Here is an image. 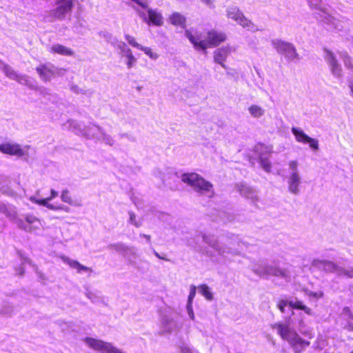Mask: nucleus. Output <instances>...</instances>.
Instances as JSON below:
<instances>
[{
    "mask_svg": "<svg viewBox=\"0 0 353 353\" xmlns=\"http://www.w3.org/2000/svg\"><path fill=\"white\" fill-rule=\"evenodd\" d=\"M201 237L203 243L208 245L221 256L240 255L242 250V245L239 237L234 234L227 236L221 243L213 234L202 233Z\"/></svg>",
    "mask_w": 353,
    "mask_h": 353,
    "instance_id": "nucleus-1",
    "label": "nucleus"
},
{
    "mask_svg": "<svg viewBox=\"0 0 353 353\" xmlns=\"http://www.w3.org/2000/svg\"><path fill=\"white\" fill-rule=\"evenodd\" d=\"M271 327L276 330L283 340L288 342L296 353L303 352L310 344L309 341L303 339L296 330L290 327L289 320L286 323H275L271 325Z\"/></svg>",
    "mask_w": 353,
    "mask_h": 353,
    "instance_id": "nucleus-2",
    "label": "nucleus"
},
{
    "mask_svg": "<svg viewBox=\"0 0 353 353\" xmlns=\"http://www.w3.org/2000/svg\"><path fill=\"white\" fill-rule=\"evenodd\" d=\"M252 271L257 275L263 277L272 276L281 280L282 283H289L292 281L293 276L292 268L287 266L280 268L278 265L268 264L254 265Z\"/></svg>",
    "mask_w": 353,
    "mask_h": 353,
    "instance_id": "nucleus-3",
    "label": "nucleus"
},
{
    "mask_svg": "<svg viewBox=\"0 0 353 353\" xmlns=\"http://www.w3.org/2000/svg\"><path fill=\"white\" fill-rule=\"evenodd\" d=\"M185 35L195 48L200 50H205L208 47L219 46L226 39V34L224 32L216 30L208 32L205 39H201L199 35L195 36L190 30L185 31Z\"/></svg>",
    "mask_w": 353,
    "mask_h": 353,
    "instance_id": "nucleus-4",
    "label": "nucleus"
},
{
    "mask_svg": "<svg viewBox=\"0 0 353 353\" xmlns=\"http://www.w3.org/2000/svg\"><path fill=\"white\" fill-rule=\"evenodd\" d=\"M312 265L320 270L328 273H335L339 277L353 279V268H344L333 261L328 260L314 259Z\"/></svg>",
    "mask_w": 353,
    "mask_h": 353,
    "instance_id": "nucleus-5",
    "label": "nucleus"
},
{
    "mask_svg": "<svg viewBox=\"0 0 353 353\" xmlns=\"http://www.w3.org/2000/svg\"><path fill=\"white\" fill-rule=\"evenodd\" d=\"M71 125L74 128L75 132L78 134L101 140L109 145H112L114 144L113 139L98 125L84 128L83 129L81 128V124L75 122H72Z\"/></svg>",
    "mask_w": 353,
    "mask_h": 353,
    "instance_id": "nucleus-6",
    "label": "nucleus"
},
{
    "mask_svg": "<svg viewBox=\"0 0 353 353\" xmlns=\"http://www.w3.org/2000/svg\"><path fill=\"white\" fill-rule=\"evenodd\" d=\"M181 181L190 185L196 192L213 193L212 184L196 173H186L181 176Z\"/></svg>",
    "mask_w": 353,
    "mask_h": 353,
    "instance_id": "nucleus-7",
    "label": "nucleus"
},
{
    "mask_svg": "<svg viewBox=\"0 0 353 353\" xmlns=\"http://www.w3.org/2000/svg\"><path fill=\"white\" fill-rule=\"evenodd\" d=\"M227 17L235 21L242 28L252 32L261 31L251 20L247 18L237 6H229L226 10Z\"/></svg>",
    "mask_w": 353,
    "mask_h": 353,
    "instance_id": "nucleus-8",
    "label": "nucleus"
},
{
    "mask_svg": "<svg viewBox=\"0 0 353 353\" xmlns=\"http://www.w3.org/2000/svg\"><path fill=\"white\" fill-rule=\"evenodd\" d=\"M288 190L290 193L297 195L300 193L299 186L301 184V176L299 171L298 161L295 160L290 161L288 163Z\"/></svg>",
    "mask_w": 353,
    "mask_h": 353,
    "instance_id": "nucleus-9",
    "label": "nucleus"
},
{
    "mask_svg": "<svg viewBox=\"0 0 353 353\" xmlns=\"http://www.w3.org/2000/svg\"><path fill=\"white\" fill-rule=\"evenodd\" d=\"M272 46L276 51L283 54L288 61H293L299 59L295 46L288 41L280 39H274L271 41Z\"/></svg>",
    "mask_w": 353,
    "mask_h": 353,
    "instance_id": "nucleus-10",
    "label": "nucleus"
},
{
    "mask_svg": "<svg viewBox=\"0 0 353 353\" xmlns=\"http://www.w3.org/2000/svg\"><path fill=\"white\" fill-rule=\"evenodd\" d=\"M17 226L28 232L37 233L43 228V222L32 214H27L24 220H17Z\"/></svg>",
    "mask_w": 353,
    "mask_h": 353,
    "instance_id": "nucleus-11",
    "label": "nucleus"
},
{
    "mask_svg": "<svg viewBox=\"0 0 353 353\" xmlns=\"http://www.w3.org/2000/svg\"><path fill=\"white\" fill-rule=\"evenodd\" d=\"M17 226L28 232L37 233L43 228V222L32 214H27L24 220H17Z\"/></svg>",
    "mask_w": 353,
    "mask_h": 353,
    "instance_id": "nucleus-12",
    "label": "nucleus"
},
{
    "mask_svg": "<svg viewBox=\"0 0 353 353\" xmlns=\"http://www.w3.org/2000/svg\"><path fill=\"white\" fill-rule=\"evenodd\" d=\"M84 343L90 348L101 353H123L112 343L91 337L83 339Z\"/></svg>",
    "mask_w": 353,
    "mask_h": 353,
    "instance_id": "nucleus-13",
    "label": "nucleus"
},
{
    "mask_svg": "<svg viewBox=\"0 0 353 353\" xmlns=\"http://www.w3.org/2000/svg\"><path fill=\"white\" fill-rule=\"evenodd\" d=\"M324 59L329 66L332 74L337 79H341L343 77V69L336 55L333 52L327 49L324 50Z\"/></svg>",
    "mask_w": 353,
    "mask_h": 353,
    "instance_id": "nucleus-14",
    "label": "nucleus"
},
{
    "mask_svg": "<svg viewBox=\"0 0 353 353\" xmlns=\"http://www.w3.org/2000/svg\"><path fill=\"white\" fill-rule=\"evenodd\" d=\"M318 19L325 24L329 29L338 32L344 29V21L332 16L327 10L321 14V17Z\"/></svg>",
    "mask_w": 353,
    "mask_h": 353,
    "instance_id": "nucleus-15",
    "label": "nucleus"
},
{
    "mask_svg": "<svg viewBox=\"0 0 353 353\" xmlns=\"http://www.w3.org/2000/svg\"><path fill=\"white\" fill-rule=\"evenodd\" d=\"M292 132L294 135L296 141L297 142L309 143L310 146L316 150L319 149V141L316 139H312L307 136L302 129L299 128L293 127L292 128Z\"/></svg>",
    "mask_w": 353,
    "mask_h": 353,
    "instance_id": "nucleus-16",
    "label": "nucleus"
},
{
    "mask_svg": "<svg viewBox=\"0 0 353 353\" xmlns=\"http://www.w3.org/2000/svg\"><path fill=\"white\" fill-rule=\"evenodd\" d=\"M0 151L4 154L14 155L19 157H23L27 153V150L21 148L19 144L11 143L0 144Z\"/></svg>",
    "mask_w": 353,
    "mask_h": 353,
    "instance_id": "nucleus-17",
    "label": "nucleus"
},
{
    "mask_svg": "<svg viewBox=\"0 0 353 353\" xmlns=\"http://www.w3.org/2000/svg\"><path fill=\"white\" fill-rule=\"evenodd\" d=\"M140 17L143 19V20L145 22L150 21L154 25L160 26L163 25V17L161 13L157 12V10H154L152 9H148V18L145 12H141L138 10Z\"/></svg>",
    "mask_w": 353,
    "mask_h": 353,
    "instance_id": "nucleus-18",
    "label": "nucleus"
},
{
    "mask_svg": "<svg viewBox=\"0 0 353 353\" xmlns=\"http://www.w3.org/2000/svg\"><path fill=\"white\" fill-rule=\"evenodd\" d=\"M117 48L118 50H120L121 53L122 54V56H124L127 58L126 65L128 68H132L136 63L137 59L132 54V52L130 50V48H129L128 46L125 44V43L123 41L119 42L117 46Z\"/></svg>",
    "mask_w": 353,
    "mask_h": 353,
    "instance_id": "nucleus-19",
    "label": "nucleus"
},
{
    "mask_svg": "<svg viewBox=\"0 0 353 353\" xmlns=\"http://www.w3.org/2000/svg\"><path fill=\"white\" fill-rule=\"evenodd\" d=\"M72 8V0H58L57 6L54 11V14L56 17L62 18L67 13L71 12Z\"/></svg>",
    "mask_w": 353,
    "mask_h": 353,
    "instance_id": "nucleus-20",
    "label": "nucleus"
},
{
    "mask_svg": "<svg viewBox=\"0 0 353 353\" xmlns=\"http://www.w3.org/2000/svg\"><path fill=\"white\" fill-rule=\"evenodd\" d=\"M236 188L241 196L251 200L252 202L258 201L257 193L253 188L243 183L236 184Z\"/></svg>",
    "mask_w": 353,
    "mask_h": 353,
    "instance_id": "nucleus-21",
    "label": "nucleus"
},
{
    "mask_svg": "<svg viewBox=\"0 0 353 353\" xmlns=\"http://www.w3.org/2000/svg\"><path fill=\"white\" fill-rule=\"evenodd\" d=\"M231 50L229 46H225L216 49L214 52V60L216 63L220 64L223 68H226L224 61L230 54Z\"/></svg>",
    "mask_w": 353,
    "mask_h": 353,
    "instance_id": "nucleus-22",
    "label": "nucleus"
},
{
    "mask_svg": "<svg viewBox=\"0 0 353 353\" xmlns=\"http://www.w3.org/2000/svg\"><path fill=\"white\" fill-rule=\"evenodd\" d=\"M63 262L68 264L71 268L75 269L78 273L82 272H92V269L81 265L79 261L70 259L69 257L63 256L61 257Z\"/></svg>",
    "mask_w": 353,
    "mask_h": 353,
    "instance_id": "nucleus-23",
    "label": "nucleus"
},
{
    "mask_svg": "<svg viewBox=\"0 0 353 353\" xmlns=\"http://www.w3.org/2000/svg\"><path fill=\"white\" fill-rule=\"evenodd\" d=\"M161 323L163 332L167 333H171L179 328L178 322L174 319L168 316L163 319Z\"/></svg>",
    "mask_w": 353,
    "mask_h": 353,
    "instance_id": "nucleus-24",
    "label": "nucleus"
},
{
    "mask_svg": "<svg viewBox=\"0 0 353 353\" xmlns=\"http://www.w3.org/2000/svg\"><path fill=\"white\" fill-rule=\"evenodd\" d=\"M37 72L39 73L41 79L44 81L50 80L52 76L54 74V67L42 65L37 68Z\"/></svg>",
    "mask_w": 353,
    "mask_h": 353,
    "instance_id": "nucleus-25",
    "label": "nucleus"
},
{
    "mask_svg": "<svg viewBox=\"0 0 353 353\" xmlns=\"http://www.w3.org/2000/svg\"><path fill=\"white\" fill-rule=\"evenodd\" d=\"M311 9L316 10V17L319 19L321 14L327 10V7L323 3L321 0H306Z\"/></svg>",
    "mask_w": 353,
    "mask_h": 353,
    "instance_id": "nucleus-26",
    "label": "nucleus"
},
{
    "mask_svg": "<svg viewBox=\"0 0 353 353\" xmlns=\"http://www.w3.org/2000/svg\"><path fill=\"white\" fill-rule=\"evenodd\" d=\"M50 52L52 53H57L63 56H72L74 54V52L72 49L63 45H61L59 43L52 45L50 48Z\"/></svg>",
    "mask_w": 353,
    "mask_h": 353,
    "instance_id": "nucleus-27",
    "label": "nucleus"
},
{
    "mask_svg": "<svg viewBox=\"0 0 353 353\" xmlns=\"http://www.w3.org/2000/svg\"><path fill=\"white\" fill-rule=\"evenodd\" d=\"M0 212L5 214L10 219H14L17 214L15 207L3 203H0Z\"/></svg>",
    "mask_w": 353,
    "mask_h": 353,
    "instance_id": "nucleus-28",
    "label": "nucleus"
},
{
    "mask_svg": "<svg viewBox=\"0 0 353 353\" xmlns=\"http://www.w3.org/2000/svg\"><path fill=\"white\" fill-rule=\"evenodd\" d=\"M170 21L175 26H179L182 28H185V27L186 20L185 17L178 12H174L170 16Z\"/></svg>",
    "mask_w": 353,
    "mask_h": 353,
    "instance_id": "nucleus-29",
    "label": "nucleus"
},
{
    "mask_svg": "<svg viewBox=\"0 0 353 353\" xmlns=\"http://www.w3.org/2000/svg\"><path fill=\"white\" fill-rule=\"evenodd\" d=\"M289 307L292 309L303 310L308 315L312 314V310L305 305L301 301L296 299L294 300H289Z\"/></svg>",
    "mask_w": 353,
    "mask_h": 353,
    "instance_id": "nucleus-30",
    "label": "nucleus"
},
{
    "mask_svg": "<svg viewBox=\"0 0 353 353\" xmlns=\"http://www.w3.org/2000/svg\"><path fill=\"white\" fill-rule=\"evenodd\" d=\"M58 194H59L57 191L52 189L50 190V196L46 199H37L34 196H32L29 198V200L32 203H34L39 205L45 206V205L42 203L43 202H46L47 203H49V201L56 198L58 196Z\"/></svg>",
    "mask_w": 353,
    "mask_h": 353,
    "instance_id": "nucleus-31",
    "label": "nucleus"
},
{
    "mask_svg": "<svg viewBox=\"0 0 353 353\" xmlns=\"http://www.w3.org/2000/svg\"><path fill=\"white\" fill-rule=\"evenodd\" d=\"M249 114L254 118H260L265 114V110L261 106L253 104L248 109Z\"/></svg>",
    "mask_w": 353,
    "mask_h": 353,
    "instance_id": "nucleus-32",
    "label": "nucleus"
},
{
    "mask_svg": "<svg viewBox=\"0 0 353 353\" xmlns=\"http://www.w3.org/2000/svg\"><path fill=\"white\" fill-rule=\"evenodd\" d=\"M0 70H1L7 77L12 80L17 79L18 73L8 64L0 61Z\"/></svg>",
    "mask_w": 353,
    "mask_h": 353,
    "instance_id": "nucleus-33",
    "label": "nucleus"
},
{
    "mask_svg": "<svg viewBox=\"0 0 353 353\" xmlns=\"http://www.w3.org/2000/svg\"><path fill=\"white\" fill-rule=\"evenodd\" d=\"M61 199L63 202L66 203L71 205L81 206V203L79 202H74L68 190L65 189L61 192Z\"/></svg>",
    "mask_w": 353,
    "mask_h": 353,
    "instance_id": "nucleus-34",
    "label": "nucleus"
},
{
    "mask_svg": "<svg viewBox=\"0 0 353 353\" xmlns=\"http://www.w3.org/2000/svg\"><path fill=\"white\" fill-rule=\"evenodd\" d=\"M123 256L129 260L136 259L138 256L136 248L127 245Z\"/></svg>",
    "mask_w": 353,
    "mask_h": 353,
    "instance_id": "nucleus-35",
    "label": "nucleus"
},
{
    "mask_svg": "<svg viewBox=\"0 0 353 353\" xmlns=\"http://www.w3.org/2000/svg\"><path fill=\"white\" fill-rule=\"evenodd\" d=\"M339 56L343 60L344 65L347 68L353 70V63L352 58L347 52H340Z\"/></svg>",
    "mask_w": 353,
    "mask_h": 353,
    "instance_id": "nucleus-36",
    "label": "nucleus"
},
{
    "mask_svg": "<svg viewBox=\"0 0 353 353\" xmlns=\"http://www.w3.org/2000/svg\"><path fill=\"white\" fill-rule=\"evenodd\" d=\"M199 292L201 293L206 299L211 301L213 299V295L210 290L208 285L203 284L198 287Z\"/></svg>",
    "mask_w": 353,
    "mask_h": 353,
    "instance_id": "nucleus-37",
    "label": "nucleus"
},
{
    "mask_svg": "<svg viewBox=\"0 0 353 353\" xmlns=\"http://www.w3.org/2000/svg\"><path fill=\"white\" fill-rule=\"evenodd\" d=\"M268 154H261L260 156V164L266 172H270L272 167L271 163L268 159Z\"/></svg>",
    "mask_w": 353,
    "mask_h": 353,
    "instance_id": "nucleus-38",
    "label": "nucleus"
},
{
    "mask_svg": "<svg viewBox=\"0 0 353 353\" xmlns=\"http://www.w3.org/2000/svg\"><path fill=\"white\" fill-rule=\"evenodd\" d=\"M42 203L45 205V207L51 210H63L66 212H69L70 211V208L64 205H55L51 203H47L46 202H43Z\"/></svg>",
    "mask_w": 353,
    "mask_h": 353,
    "instance_id": "nucleus-39",
    "label": "nucleus"
},
{
    "mask_svg": "<svg viewBox=\"0 0 353 353\" xmlns=\"http://www.w3.org/2000/svg\"><path fill=\"white\" fill-rule=\"evenodd\" d=\"M129 214V223L139 228L142 225V220L137 217V215L132 211L128 212Z\"/></svg>",
    "mask_w": 353,
    "mask_h": 353,
    "instance_id": "nucleus-40",
    "label": "nucleus"
},
{
    "mask_svg": "<svg viewBox=\"0 0 353 353\" xmlns=\"http://www.w3.org/2000/svg\"><path fill=\"white\" fill-rule=\"evenodd\" d=\"M14 81H17L18 83L27 85L30 86L31 85V81L30 80V78L25 74H18L17 76V79H14Z\"/></svg>",
    "mask_w": 353,
    "mask_h": 353,
    "instance_id": "nucleus-41",
    "label": "nucleus"
},
{
    "mask_svg": "<svg viewBox=\"0 0 353 353\" xmlns=\"http://www.w3.org/2000/svg\"><path fill=\"white\" fill-rule=\"evenodd\" d=\"M139 50H142L146 55H148L152 60H156L159 57V55L157 53L152 52V49L149 47H145L141 46Z\"/></svg>",
    "mask_w": 353,
    "mask_h": 353,
    "instance_id": "nucleus-42",
    "label": "nucleus"
},
{
    "mask_svg": "<svg viewBox=\"0 0 353 353\" xmlns=\"http://www.w3.org/2000/svg\"><path fill=\"white\" fill-rule=\"evenodd\" d=\"M126 245L123 243H117L109 245L108 248L114 249L115 251L123 254Z\"/></svg>",
    "mask_w": 353,
    "mask_h": 353,
    "instance_id": "nucleus-43",
    "label": "nucleus"
},
{
    "mask_svg": "<svg viewBox=\"0 0 353 353\" xmlns=\"http://www.w3.org/2000/svg\"><path fill=\"white\" fill-rule=\"evenodd\" d=\"M299 330L302 334L308 337L309 339H312L313 337L312 332L310 330L305 329V325L303 321L299 322Z\"/></svg>",
    "mask_w": 353,
    "mask_h": 353,
    "instance_id": "nucleus-44",
    "label": "nucleus"
},
{
    "mask_svg": "<svg viewBox=\"0 0 353 353\" xmlns=\"http://www.w3.org/2000/svg\"><path fill=\"white\" fill-rule=\"evenodd\" d=\"M125 39L128 41V43L134 48H137L140 49L141 45H140L138 42H137L135 38L130 34H125Z\"/></svg>",
    "mask_w": 353,
    "mask_h": 353,
    "instance_id": "nucleus-45",
    "label": "nucleus"
},
{
    "mask_svg": "<svg viewBox=\"0 0 353 353\" xmlns=\"http://www.w3.org/2000/svg\"><path fill=\"white\" fill-rule=\"evenodd\" d=\"M287 306H289L288 299H281L277 303V307L282 313L285 312V307Z\"/></svg>",
    "mask_w": 353,
    "mask_h": 353,
    "instance_id": "nucleus-46",
    "label": "nucleus"
},
{
    "mask_svg": "<svg viewBox=\"0 0 353 353\" xmlns=\"http://www.w3.org/2000/svg\"><path fill=\"white\" fill-rule=\"evenodd\" d=\"M75 30L78 32L83 33V30H85V27L83 21L78 20L74 25Z\"/></svg>",
    "mask_w": 353,
    "mask_h": 353,
    "instance_id": "nucleus-47",
    "label": "nucleus"
},
{
    "mask_svg": "<svg viewBox=\"0 0 353 353\" xmlns=\"http://www.w3.org/2000/svg\"><path fill=\"white\" fill-rule=\"evenodd\" d=\"M196 286H194V285L190 286V294L188 296V303L192 304L193 299L196 295Z\"/></svg>",
    "mask_w": 353,
    "mask_h": 353,
    "instance_id": "nucleus-48",
    "label": "nucleus"
},
{
    "mask_svg": "<svg viewBox=\"0 0 353 353\" xmlns=\"http://www.w3.org/2000/svg\"><path fill=\"white\" fill-rule=\"evenodd\" d=\"M85 294L86 296L93 303H97L99 300V296L94 292H87Z\"/></svg>",
    "mask_w": 353,
    "mask_h": 353,
    "instance_id": "nucleus-49",
    "label": "nucleus"
},
{
    "mask_svg": "<svg viewBox=\"0 0 353 353\" xmlns=\"http://www.w3.org/2000/svg\"><path fill=\"white\" fill-rule=\"evenodd\" d=\"M305 292L308 296H312L316 299H320L323 296V293L322 292H313L308 290H305Z\"/></svg>",
    "mask_w": 353,
    "mask_h": 353,
    "instance_id": "nucleus-50",
    "label": "nucleus"
},
{
    "mask_svg": "<svg viewBox=\"0 0 353 353\" xmlns=\"http://www.w3.org/2000/svg\"><path fill=\"white\" fill-rule=\"evenodd\" d=\"M342 315L347 319L353 320V314L348 307H345L343 308Z\"/></svg>",
    "mask_w": 353,
    "mask_h": 353,
    "instance_id": "nucleus-51",
    "label": "nucleus"
},
{
    "mask_svg": "<svg viewBox=\"0 0 353 353\" xmlns=\"http://www.w3.org/2000/svg\"><path fill=\"white\" fill-rule=\"evenodd\" d=\"M186 308H187V312H188V314L190 319L191 320L194 321L195 319V316H194V314L193 312L192 304L187 303Z\"/></svg>",
    "mask_w": 353,
    "mask_h": 353,
    "instance_id": "nucleus-52",
    "label": "nucleus"
},
{
    "mask_svg": "<svg viewBox=\"0 0 353 353\" xmlns=\"http://www.w3.org/2000/svg\"><path fill=\"white\" fill-rule=\"evenodd\" d=\"M181 353H199L197 351L192 350L187 345H183L181 347Z\"/></svg>",
    "mask_w": 353,
    "mask_h": 353,
    "instance_id": "nucleus-53",
    "label": "nucleus"
},
{
    "mask_svg": "<svg viewBox=\"0 0 353 353\" xmlns=\"http://www.w3.org/2000/svg\"><path fill=\"white\" fill-rule=\"evenodd\" d=\"M201 1L210 8L213 7V0H201Z\"/></svg>",
    "mask_w": 353,
    "mask_h": 353,
    "instance_id": "nucleus-54",
    "label": "nucleus"
},
{
    "mask_svg": "<svg viewBox=\"0 0 353 353\" xmlns=\"http://www.w3.org/2000/svg\"><path fill=\"white\" fill-rule=\"evenodd\" d=\"M140 236L145 238V239H146V241L148 243H151V236L150 235L145 234H140Z\"/></svg>",
    "mask_w": 353,
    "mask_h": 353,
    "instance_id": "nucleus-55",
    "label": "nucleus"
},
{
    "mask_svg": "<svg viewBox=\"0 0 353 353\" xmlns=\"http://www.w3.org/2000/svg\"><path fill=\"white\" fill-rule=\"evenodd\" d=\"M345 327L350 331H353V323L347 321Z\"/></svg>",
    "mask_w": 353,
    "mask_h": 353,
    "instance_id": "nucleus-56",
    "label": "nucleus"
},
{
    "mask_svg": "<svg viewBox=\"0 0 353 353\" xmlns=\"http://www.w3.org/2000/svg\"><path fill=\"white\" fill-rule=\"evenodd\" d=\"M349 87L350 88L352 95L353 96V76L349 81Z\"/></svg>",
    "mask_w": 353,
    "mask_h": 353,
    "instance_id": "nucleus-57",
    "label": "nucleus"
},
{
    "mask_svg": "<svg viewBox=\"0 0 353 353\" xmlns=\"http://www.w3.org/2000/svg\"><path fill=\"white\" fill-rule=\"evenodd\" d=\"M154 254L159 259H163V260H165V261H168V259L166 258H164L163 256H161L157 252H156L155 250H154Z\"/></svg>",
    "mask_w": 353,
    "mask_h": 353,
    "instance_id": "nucleus-58",
    "label": "nucleus"
},
{
    "mask_svg": "<svg viewBox=\"0 0 353 353\" xmlns=\"http://www.w3.org/2000/svg\"><path fill=\"white\" fill-rule=\"evenodd\" d=\"M71 90H72V91H73L75 93H79L80 92L79 88L77 85H72L71 87Z\"/></svg>",
    "mask_w": 353,
    "mask_h": 353,
    "instance_id": "nucleus-59",
    "label": "nucleus"
},
{
    "mask_svg": "<svg viewBox=\"0 0 353 353\" xmlns=\"http://www.w3.org/2000/svg\"><path fill=\"white\" fill-rule=\"evenodd\" d=\"M41 93L43 95V96H46L47 94H49V90L46 88H43L41 90Z\"/></svg>",
    "mask_w": 353,
    "mask_h": 353,
    "instance_id": "nucleus-60",
    "label": "nucleus"
},
{
    "mask_svg": "<svg viewBox=\"0 0 353 353\" xmlns=\"http://www.w3.org/2000/svg\"><path fill=\"white\" fill-rule=\"evenodd\" d=\"M23 274V269L22 268H20L19 274L22 275Z\"/></svg>",
    "mask_w": 353,
    "mask_h": 353,
    "instance_id": "nucleus-61",
    "label": "nucleus"
},
{
    "mask_svg": "<svg viewBox=\"0 0 353 353\" xmlns=\"http://www.w3.org/2000/svg\"><path fill=\"white\" fill-rule=\"evenodd\" d=\"M265 149H266V150H267L268 153L269 154V153L270 152V150H270V149H269V148H265Z\"/></svg>",
    "mask_w": 353,
    "mask_h": 353,
    "instance_id": "nucleus-62",
    "label": "nucleus"
},
{
    "mask_svg": "<svg viewBox=\"0 0 353 353\" xmlns=\"http://www.w3.org/2000/svg\"><path fill=\"white\" fill-rule=\"evenodd\" d=\"M208 255H209L210 256L212 257V255L210 254V253H207Z\"/></svg>",
    "mask_w": 353,
    "mask_h": 353,
    "instance_id": "nucleus-63",
    "label": "nucleus"
},
{
    "mask_svg": "<svg viewBox=\"0 0 353 353\" xmlns=\"http://www.w3.org/2000/svg\"><path fill=\"white\" fill-rule=\"evenodd\" d=\"M351 353H353V351Z\"/></svg>",
    "mask_w": 353,
    "mask_h": 353,
    "instance_id": "nucleus-64",
    "label": "nucleus"
}]
</instances>
